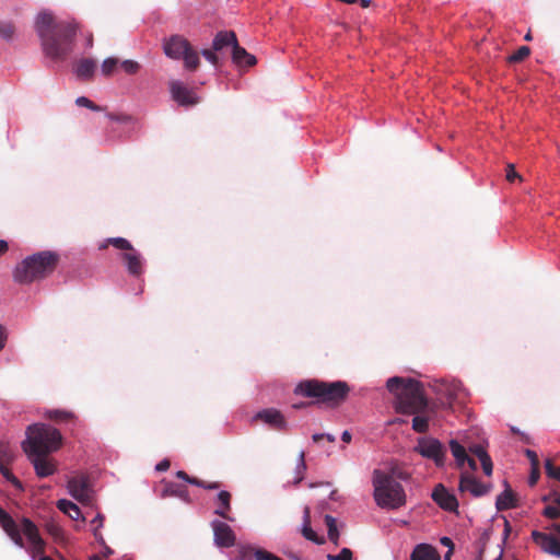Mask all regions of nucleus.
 Here are the masks:
<instances>
[{
	"label": "nucleus",
	"instance_id": "f257e3e1",
	"mask_svg": "<svg viewBox=\"0 0 560 560\" xmlns=\"http://www.w3.org/2000/svg\"><path fill=\"white\" fill-rule=\"evenodd\" d=\"M35 31L48 58L60 61L71 54L77 34V25L73 22L56 21L50 12L42 11L36 16Z\"/></svg>",
	"mask_w": 560,
	"mask_h": 560
},
{
	"label": "nucleus",
	"instance_id": "f03ea898",
	"mask_svg": "<svg viewBox=\"0 0 560 560\" xmlns=\"http://www.w3.org/2000/svg\"><path fill=\"white\" fill-rule=\"evenodd\" d=\"M386 388L394 395L398 412L424 413L428 410V400L419 381L394 376L387 380Z\"/></svg>",
	"mask_w": 560,
	"mask_h": 560
},
{
	"label": "nucleus",
	"instance_id": "7ed1b4c3",
	"mask_svg": "<svg viewBox=\"0 0 560 560\" xmlns=\"http://www.w3.org/2000/svg\"><path fill=\"white\" fill-rule=\"evenodd\" d=\"M294 392L305 397L315 398L317 404L336 408L346 401L350 387L343 381L324 382L313 378L300 382Z\"/></svg>",
	"mask_w": 560,
	"mask_h": 560
},
{
	"label": "nucleus",
	"instance_id": "20e7f679",
	"mask_svg": "<svg viewBox=\"0 0 560 560\" xmlns=\"http://www.w3.org/2000/svg\"><path fill=\"white\" fill-rule=\"evenodd\" d=\"M59 256L49 250L38 252L24 258L13 270V280L20 284H30L51 275Z\"/></svg>",
	"mask_w": 560,
	"mask_h": 560
},
{
	"label": "nucleus",
	"instance_id": "39448f33",
	"mask_svg": "<svg viewBox=\"0 0 560 560\" xmlns=\"http://www.w3.org/2000/svg\"><path fill=\"white\" fill-rule=\"evenodd\" d=\"M372 485L374 488L373 497L380 508L397 510L406 504L405 490L394 475L375 469Z\"/></svg>",
	"mask_w": 560,
	"mask_h": 560
},
{
	"label": "nucleus",
	"instance_id": "423d86ee",
	"mask_svg": "<svg viewBox=\"0 0 560 560\" xmlns=\"http://www.w3.org/2000/svg\"><path fill=\"white\" fill-rule=\"evenodd\" d=\"M26 433L23 450L27 455H48L57 451L62 443L60 431L45 423L30 425Z\"/></svg>",
	"mask_w": 560,
	"mask_h": 560
},
{
	"label": "nucleus",
	"instance_id": "0eeeda50",
	"mask_svg": "<svg viewBox=\"0 0 560 560\" xmlns=\"http://www.w3.org/2000/svg\"><path fill=\"white\" fill-rule=\"evenodd\" d=\"M165 55L174 60H183L189 71H195L200 65L199 54L182 35H172L163 45Z\"/></svg>",
	"mask_w": 560,
	"mask_h": 560
},
{
	"label": "nucleus",
	"instance_id": "6e6552de",
	"mask_svg": "<svg viewBox=\"0 0 560 560\" xmlns=\"http://www.w3.org/2000/svg\"><path fill=\"white\" fill-rule=\"evenodd\" d=\"M108 243L117 249L124 250L121 255L128 272L132 276L139 277L143 272V264L141 255L135 249L132 244L124 237H110Z\"/></svg>",
	"mask_w": 560,
	"mask_h": 560
},
{
	"label": "nucleus",
	"instance_id": "1a4fd4ad",
	"mask_svg": "<svg viewBox=\"0 0 560 560\" xmlns=\"http://www.w3.org/2000/svg\"><path fill=\"white\" fill-rule=\"evenodd\" d=\"M415 451L421 456L432 459L438 467L444 465L445 448L442 443L434 438L419 439Z\"/></svg>",
	"mask_w": 560,
	"mask_h": 560
},
{
	"label": "nucleus",
	"instance_id": "9d476101",
	"mask_svg": "<svg viewBox=\"0 0 560 560\" xmlns=\"http://www.w3.org/2000/svg\"><path fill=\"white\" fill-rule=\"evenodd\" d=\"M21 532L30 541L27 551L35 559L37 556L43 557L45 553L46 542L42 538L38 527L27 517L21 520Z\"/></svg>",
	"mask_w": 560,
	"mask_h": 560
},
{
	"label": "nucleus",
	"instance_id": "9b49d317",
	"mask_svg": "<svg viewBox=\"0 0 560 560\" xmlns=\"http://www.w3.org/2000/svg\"><path fill=\"white\" fill-rule=\"evenodd\" d=\"M69 493L83 504H91L93 499V490L90 478L86 475H78L68 480Z\"/></svg>",
	"mask_w": 560,
	"mask_h": 560
},
{
	"label": "nucleus",
	"instance_id": "f8f14e48",
	"mask_svg": "<svg viewBox=\"0 0 560 560\" xmlns=\"http://www.w3.org/2000/svg\"><path fill=\"white\" fill-rule=\"evenodd\" d=\"M170 92L173 100L180 106H195L200 101L196 93L180 81H171Z\"/></svg>",
	"mask_w": 560,
	"mask_h": 560
},
{
	"label": "nucleus",
	"instance_id": "ddd939ff",
	"mask_svg": "<svg viewBox=\"0 0 560 560\" xmlns=\"http://www.w3.org/2000/svg\"><path fill=\"white\" fill-rule=\"evenodd\" d=\"M440 393L446 397L450 406L455 402H465L468 396V393L462 382L456 380L443 382L440 386Z\"/></svg>",
	"mask_w": 560,
	"mask_h": 560
},
{
	"label": "nucleus",
	"instance_id": "4468645a",
	"mask_svg": "<svg viewBox=\"0 0 560 560\" xmlns=\"http://www.w3.org/2000/svg\"><path fill=\"white\" fill-rule=\"evenodd\" d=\"M0 526L11 540L20 548H25L24 540L21 535V528L12 516L0 506Z\"/></svg>",
	"mask_w": 560,
	"mask_h": 560
},
{
	"label": "nucleus",
	"instance_id": "2eb2a0df",
	"mask_svg": "<svg viewBox=\"0 0 560 560\" xmlns=\"http://www.w3.org/2000/svg\"><path fill=\"white\" fill-rule=\"evenodd\" d=\"M432 499L441 509L445 511L453 512L458 508V501L456 497L450 493L442 483L435 486L432 492Z\"/></svg>",
	"mask_w": 560,
	"mask_h": 560
},
{
	"label": "nucleus",
	"instance_id": "dca6fc26",
	"mask_svg": "<svg viewBox=\"0 0 560 560\" xmlns=\"http://www.w3.org/2000/svg\"><path fill=\"white\" fill-rule=\"evenodd\" d=\"M214 541L219 547H232L235 544V535L232 528L221 521H214L212 523Z\"/></svg>",
	"mask_w": 560,
	"mask_h": 560
},
{
	"label": "nucleus",
	"instance_id": "f3484780",
	"mask_svg": "<svg viewBox=\"0 0 560 560\" xmlns=\"http://www.w3.org/2000/svg\"><path fill=\"white\" fill-rule=\"evenodd\" d=\"M459 490L470 492L474 497H481L489 492L490 486L477 480L472 475L464 472L460 475Z\"/></svg>",
	"mask_w": 560,
	"mask_h": 560
},
{
	"label": "nucleus",
	"instance_id": "a211bd4d",
	"mask_svg": "<svg viewBox=\"0 0 560 560\" xmlns=\"http://www.w3.org/2000/svg\"><path fill=\"white\" fill-rule=\"evenodd\" d=\"M532 537L544 551L560 558V541L555 536L534 530Z\"/></svg>",
	"mask_w": 560,
	"mask_h": 560
},
{
	"label": "nucleus",
	"instance_id": "6ab92c4d",
	"mask_svg": "<svg viewBox=\"0 0 560 560\" xmlns=\"http://www.w3.org/2000/svg\"><path fill=\"white\" fill-rule=\"evenodd\" d=\"M255 419L260 420L275 430H285L287 421L283 415L273 408L264 409L256 413Z\"/></svg>",
	"mask_w": 560,
	"mask_h": 560
},
{
	"label": "nucleus",
	"instance_id": "aec40b11",
	"mask_svg": "<svg viewBox=\"0 0 560 560\" xmlns=\"http://www.w3.org/2000/svg\"><path fill=\"white\" fill-rule=\"evenodd\" d=\"M39 478L51 476L56 472L55 463L47 455H28Z\"/></svg>",
	"mask_w": 560,
	"mask_h": 560
},
{
	"label": "nucleus",
	"instance_id": "412c9836",
	"mask_svg": "<svg viewBox=\"0 0 560 560\" xmlns=\"http://www.w3.org/2000/svg\"><path fill=\"white\" fill-rule=\"evenodd\" d=\"M505 489L501 492L495 501V508L498 511H506L517 506V497L505 481Z\"/></svg>",
	"mask_w": 560,
	"mask_h": 560
},
{
	"label": "nucleus",
	"instance_id": "4be33fe9",
	"mask_svg": "<svg viewBox=\"0 0 560 560\" xmlns=\"http://www.w3.org/2000/svg\"><path fill=\"white\" fill-rule=\"evenodd\" d=\"M231 499L232 495L229 491L222 490L217 495V509L214 510V513L219 516H221L224 520L233 521V518L230 516L231 511Z\"/></svg>",
	"mask_w": 560,
	"mask_h": 560
},
{
	"label": "nucleus",
	"instance_id": "5701e85b",
	"mask_svg": "<svg viewBox=\"0 0 560 560\" xmlns=\"http://www.w3.org/2000/svg\"><path fill=\"white\" fill-rule=\"evenodd\" d=\"M410 560H440V555L433 546L420 544L413 549Z\"/></svg>",
	"mask_w": 560,
	"mask_h": 560
},
{
	"label": "nucleus",
	"instance_id": "b1692460",
	"mask_svg": "<svg viewBox=\"0 0 560 560\" xmlns=\"http://www.w3.org/2000/svg\"><path fill=\"white\" fill-rule=\"evenodd\" d=\"M232 59L237 66L252 67L256 65V57L246 51L245 48L241 47L238 43L232 47Z\"/></svg>",
	"mask_w": 560,
	"mask_h": 560
},
{
	"label": "nucleus",
	"instance_id": "393cba45",
	"mask_svg": "<svg viewBox=\"0 0 560 560\" xmlns=\"http://www.w3.org/2000/svg\"><path fill=\"white\" fill-rule=\"evenodd\" d=\"M302 535L313 542H316L318 545L324 544V538L319 537L311 527V510L308 506L304 508L303 511V528H302Z\"/></svg>",
	"mask_w": 560,
	"mask_h": 560
},
{
	"label": "nucleus",
	"instance_id": "a878e982",
	"mask_svg": "<svg viewBox=\"0 0 560 560\" xmlns=\"http://www.w3.org/2000/svg\"><path fill=\"white\" fill-rule=\"evenodd\" d=\"M176 477L179 478V479L185 480L186 482H188L190 485H194V486L207 489V490H215V489H219L221 487V483L219 481L208 482V481L198 479L196 477H190L184 470H178L176 472Z\"/></svg>",
	"mask_w": 560,
	"mask_h": 560
},
{
	"label": "nucleus",
	"instance_id": "bb28decb",
	"mask_svg": "<svg viewBox=\"0 0 560 560\" xmlns=\"http://www.w3.org/2000/svg\"><path fill=\"white\" fill-rule=\"evenodd\" d=\"M237 43V38L234 32L225 31L219 32L213 39L212 47L214 50H221L226 46H234Z\"/></svg>",
	"mask_w": 560,
	"mask_h": 560
},
{
	"label": "nucleus",
	"instance_id": "cd10ccee",
	"mask_svg": "<svg viewBox=\"0 0 560 560\" xmlns=\"http://www.w3.org/2000/svg\"><path fill=\"white\" fill-rule=\"evenodd\" d=\"M96 63L92 59H82L78 62L75 73L80 79L90 80L92 79Z\"/></svg>",
	"mask_w": 560,
	"mask_h": 560
},
{
	"label": "nucleus",
	"instance_id": "c85d7f7f",
	"mask_svg": "<svg viewBox=\"0 0 560 560\" xmlns=\"http://www.w3.org/2000/svg\"><path fill=\"white\" fill-rule=\"evenodd\" d=\"M57 508L65 514H67L70 518L78 521L79 518H82L84 521V517H82L81 511L79 506L66 499H61L57 502Z\"/></svg>",
	"mask_w": 560,
	"mask_h": 560
},
{
	"label": "nucleus",
	"instance_id": "c756f323",
	"mask_svg": "<svg viewBox=\"0 0 560 560\" xmlns=\"http://www.w3.org/2000/svg\"><path fill=\"white\" fill-rule=\"evenodd\" d=\"M162 497H177L186 502L190 501L188 490L185 487L174 482H167L165 485Z\"/></svg>",
	"mask_w": 560,
	"mask_h": 560
},
{
	"label": "nucleus",
	"instance_id": "7c9ffc66",
	"mask_svg": "<svg viewBox=\"0 0 560 560\" xmlns=\"http://www.w3.org/2000/svg\"><path fill=\"white\" fill-rule=\"evenodd\" d=\"M46 418L58 423L72 422L77 419L72 412L59 409L48 410L46 412Z\"/></svg>",
	"mask_w": 560,
	"mask_h": 560
},
{
	"label": "nucleus",
	"instance_id": "2f4dec72",
	"mask_svg": "<svg viewBox=\"0 0 560 560\" xmlns=\"http://www.w3.org/2000/svg\"><path fill=\"white\" fill-rule=\"evenodd\" d=\"M450 448L457 462V465L462 467L467 458L466 448L463 445H460L456 440L450 441Z\"/></svg>",
	"mask_w": 560,
	"mask_h": 560
},
{
	"label": "nucleus",
	"instance_id": "473e14b6",
	"mask_svg": "<svg viewBox=\"0 0 560 560\" xmlns=\"http://www.w3.org/2000/svg\"><path fill=\"white\" fill-rule=\"evenodd\" d=\"M325 524L327 526V532H328V538L329 540L335 544V545H338L339 544V532H338V528H337V521L335 517H332L331 515H325Z\"/></svg>",
	"mask_w": 560,
	"mask_h": 560
},
{
	"label": "nucleus",
	"instance_id": "72a5a7b5",
	"mask_svg": "<svg viewBox=\"0 0 560 560\" xmlns=\"http://www.w3.org/2000/svg\"><path fill=\"white\" fill-rule=\"evenodd\" d=\"M412 429L418 433H425L429 430V418L423 413H413Z\"/></svg>",
	"mask_w": 560,
	"mask_h": 560
},
{
	"label": "nucleus",
	"instance_id": "f704fd0d",
	"mask_svg": "<svg viewBox=\"0 0 560 560\" xmlns=\"http://www.w3.org/2000/svg\"><path fill=\"white\" fill-rule=\"evenodd\" d=\"M15 25L11 21H0V37L4 40L13 39Z\"/></svg>",
	"mask_w": 560,
	"mask_h": 560
},
{
	"label": "nucleus",
	"instance_id": "c9c22d12",
	"mask_svg": "<svg viewBox=\"0 0 560 560\" xmlns=\"http://www.w3.org/2000/svg\"><path fill=\"white\" fill-rule=\"evenodd\" d=\"M530 55V49L528 46H521L515 52L509 56L508 61L510 63H516L523 61Z\"/></svg>",
	"mask_w": 560,
	"mask_h": 560
},
{
	"label": "nucleus",
	"instance_id": "e433bc0d",
	"mask_svg": "<svg viewBox=\"0 0 560 560\" xmlns=\"http://www.w3.org/2000/svg\"><path fill=\"white\" fill-rule=\"evenodd\" d=\"M117 66H118V59L114 58V57H109L103 61L101 71H102L103 75L109 77L114 73Z\"/></svg>",
	"mask_w": 560,
	"mask_h": 560
},
{
	"label": "nucleus",
	"instance_id": "4c0bfd02",
	"mask_svg": "<svg viewBox=\"0 0 560 560\" xmlns=\"http://www.w3.org/2000/svg\"><path fill=\"white\" fill-rule=\"evenodd\" d=\"M13 458L11 447L8 444L0 443V465H9Z\"/></svg>",
	"mask_w": 560,
	"mask_h": 560
},
{
	"label": "nucleus",
	"instance_id": "58836bf2",
	"mask_svg": "<svg viewBox=\"0 0 560 560\" xmlns=\"http://www.w3.org/2000/svg\"><path fill=\"white\" fill-rule=\"evenodd\" d=\"M545 469L549 478L560 480V467L556 466L551 459L546 460Z\"/></svg>",
	"mask_w": 560,
	"mask_h": 560
},
{
	"label": "nucleus",
	"instance_id": "ea45409f",
	"mask_svg": "<svg viewBox=\"0 0 560 560\" xmlns=\"http://www.w3.org/2000/svg\"><path fill=\"white\" fill-rule=\"evenodd\" d=\"M75 104L78 106H81V107H86L91 110H94V112H101L103 110L104 108L96 105L94 102H92L90 98L85 97V96H79L77 100H75Z\"/></svg>",
	"mask_w": 560,
	"mask_h": 560
},
{
	"label": "nucleus",
	"instance_id": "a19ab883",
	"mask_svg": "<svg viewBox=\"0 0 560 560\" xmlns=\"http://www.w3.org/2000/svg\"><path fill=\"white\" fill-rule=\"evenodd\" d=\"M75 104L78 106H81V107H86L91 110H94V112H101L103 110L104 108L96 105L94 102H92L90 98L85 97V96H79L77 100H75Z\"/></svg>",
	"mask_w": 560,
	"mask_h": 560
},
{
	"label": "nucleus",
	"instance_id": "79ce46f5",
	"mask_svg": "<svg viewBox=\"0 0 560 560\" xmlns=\"http://www.w3.org/2000/svg\"><path fill=\"white\" fill-rule=\"evenodd\" d=\"M0 472L2 474V476L8 480L10 481L11 483H13L14 486L16 487H21V482L19 481V479L11 472V470L8 468V465H0Z\"/></svg>",
	"mask_w": 560,
	"mask_h": 560
},
{
	"label": "nucleus",
	"instance_id": "37998d69",
	"mask_svg": "<svg viewBox=\"0 0 560 560\" xmlns=\"http://www.w3.org/2000/svg\"><path fill=\"white\" fill-rule=\"evenodd\" d=\"M120 66L122 70L128 74H135L140 69V65L133 60H125Z\"/></svg>",
	"mask_w": 560,
	"mask_h": 560
},
{
	"label": "nucleus",
	"instance_id": "c03bdc74",
	"mask_svg": "<svg viewBox=\"0 0 560 560\" xmlns=\"http://www.w3.org/2000/svg\"><path fill=\"white\" fill-rule=\"evenodd\" d=\"M352 551L349 548H342L338 555H328L327 560H352Z\"/></svg>",
	"mask_w": 560,
	"mask_h": 560
},
{
	"label": "nucleus",
	"instance_id": "a18cd8bd",
	"mask_svg": "<svg viewBox=\"0 0 560 560\" xmlns=\"http://www.w3.org/2000/svg\"><path fill=\"white\" fill-rule=\"evenodd\" d=\"M255 560H282V559L265 549H258L255 551Z\"/></svg>",
	"mask_w": 560,
	"mask_h": 560
},
{
	"label": "nucleus",
	"instance_id": "49530a36",
	"mask_svg": "<svg viewBox=\"0 0 560 560\" xmlns=\"http://www.w3.org/2000/svg\"><path fill=\"white\" fill-rule=\"evenodd\" d=\"M542 515L548 518L555 520L560 517V510L559 508H557V505H548L544 509Z\"/></svg>",
	"mask_w": 560,
	"mask_h": 560
},
{
	"label": "nucleus",
	"instance_id": "de8ad7c7",
	"mask_svg": "<svg viewBox=\"0 0 560 560\" xmlns=\"http://www.w3.org/2000/svg\"><path fill=\"white\" fill-rule=\"evenodd\" d=\"M480 463H481L482 470H483L485 475L491 476L492 469H493V464H492V460H491V457L489 456V454L483 455V458L480 459Z\"/></svg>",
	"mask_w": 560,
	"mask_h": 560
},
{
	"label": "nucleus",
	"instance_id": "09e8293b",
	"mask_svg": "<svg viewBox=\"0 0 560 560\" xmlns=\"http://www.w3.org/2000/svg\"><path fill=\"white\" fill-rule=\"evenodd\" d=\"M107 117L110 120L118 121V122H121V124H128L132 119L131 116H129L127 114H113V113H109V114H107Z\"/></svg>",
	"mask_w": 560,
	"mask_h": 560
},
{
	"label": "nucleus",
	"instance_id": "8fccbe9b",
	"mask_svg": "<svg viewBox=\"0 0 560 560\" xmlns=\"http://www.w3.org/2000/svg\"><path fill=\"white\" fill-rule=\"evenodd\" d=\"M540 477V468L539 466L530 467V474L528 477V485L530 487L535 486Z\"/></svg>",
	"mask_w": 560,
	"mask_h": 560
},
{
	"label": "nucleus",
	"instance_id": "3c124183",
	"mask_svg": "<svg viewBox=\"0 0 560 560\" xmlns=\"http://www.w3.org/2000/svg\"><path fill=\"white\" fill-rule=\"evenodd\" d=\"M47 532L55 539H60L62 537V535H63L61 527L58 526L57 524H54V523L47 525Z\"/></svg>",
	"mask_w": 560,
	"mask_h": 560
},
{
	"label": "nucleus",
	"instance_id": "603ef678",
	"mask_svg": "<svg viewBox=\"0 0 560 560\" xmlns=\"http://www.w3.org/2000/svg\"><path fill=\"white\" fill-rule=\"evenodd\" d=\"M505 177L510 183L514 182L516 178L521 179V176L516 173L513 164H508Z\"/></svg>",
	"mask_w": 560,
	"mask_h": 560
},
{
	"label": "nucleus",
	"instance_id": "864d4df0",
	"mask_svg": "<svg viewBox=\"0 0 560 560\" xmlns=\"http://www.w3.org/2000/svg\"><path fill=\"white\" fill-rule=\"evenodd\" d=\"M469 451H470L474 455H476V456L479 458V460H480L481 458H483V455H488V453H487V451L485 450V447H483L482 445H480V444L471 445V446L469 447Z\"/></svg>",
	"mask_w": 560,
	"mask_h": 560
},
{
	"label": "nucleus",
	"instance_id": "5fc2aeb1",
	"mask_svg": "<svg viewBox=\"0 0 560 560\" xmlns=\"http://www.w3.org/2000/svg\"><path fill=\"white\" fill-rule=\"evenodd\" d=\"M525 455L530 462V467L539 466V458L535 451L527 448L525 450Z\"/></svg>",
	"mask_w": 560,
	"mask_h": 560
},
{
	"label": "nucleus",
	"instance_id": "6e6d98bb",
	"mask_svg": "<svg viewBox=\"0 0 560 560\" xmlns=\"http://www.w3.org/2000/svg\"><path fill=\"white\" fill-rule=\"evenodd\" d=\"M103 522H104V516L101 515V514H97L93 520H92V524L95 525V528H94V536L97 538L98 537V528L103 526Z\"/></svg>",
	"mask_w": 560,
	"mask_h": 560
},
{
	"label": "nucleus",
	"instance_id": "4d7b16f0",
	"mask_svg": "<svg viewBox=\"0 0 560 560\" xmlns=\"http://www.w3.org/2000/svg\"><path fill=\"white\" fill-rule=\"evenodd\" d=\"M202 56L208 60L210 61L212 65H217L218 63V57L217 55L210 50V49H203L201 51Z\"/></svg>",
	"mask_w": 560,
	"mask_h": 560
},
{
	"label": "nucleus",
	"instance_id": "13d9d810",
	"mask_svg": "<svg viewBox=\"0 0 560 560\" xmlns=\"http://www.w3.org/2000/svg\"><path fill=\"white\" fill-rule=\"evenodd\" d=\"M7 342V331L5 328L0 325V351L4 348Z\"/></svg>",
	"mask_w": 560,
	"mask_h": 560
},
{
	"label": "nucleus",
	"instance_id": "bf43d9fd",
	"mask_svg": "<svg viewBox=\"0 0 560 560\" xmlns=\"http://www.w3.org/2000/svg\"><path fill=\"white\" fill-rule=\"evenodd\" d=\"M170 465H171V464H170V460H168V459H163V460H161V462L156 465L155 469H156L158 471H165V470H167V469L170 468Z\"/></svg>",
	"mask_w": 560,
	"mask_h": 560
},
{
	"label": "nucleus",
	"instance_id": "052dcab7",
	"mask_svg": "<svg viewBox=\"0 0 560 560\" xmlns=\"http://www.w3.org/2000/svg\"><path fill=\"white\" fill-rule=\"evenodd\" d=\"M440 541H441V544H442L443 546L448 547V550H452V551L454 550V544H453V541H452V539H451V538H448V537H442Z\"/></svg>",
	"mask_w": 560,
	"mask_h": 560
},
{
	"label": "nucleus",
	"instance_id": "680f3d73",
	"mask_svg": "<svg viewBox=\"0 0 560 560\" xmlns=\"http://www.w3.org/2000/svg\"><path fill=\"white\" fill-rule=\"evenodd\" d=\"M9 249V244L8 242L3 241V240H0V257L2 255H4Z\"/></svg>",
	"mask_w": 560,
	"mask_h": 560
},
{
	"label": "nucleus",
	"instance_id": "e2e57ef3",
	"mask_svg": "<svg viewBox=\"0 0 560 560\" xmlns=\"http://www.w3.org/2000/svg\"><path fill=\"white\" fill-rule=\"evenodd\" d=\"M465 463H467V464H468V466H469V468H470L471 470H476V469H477V463H476V460H475L474 458L469 457L468 455H467V458H466Z\"/></svg>",
	"mask_w": 560,
	"mask_h": 560
},
{
	"label": "nucleus",
	"instance_id": "0e129e2a",
	"mask_svg": "<svg viewBox=\"0 0 560 560\" xmlns=\"http://www.w3.org/2000/svg\"><path fill=\"white\" fill-rule=\"evenodd\" d=\"M299 468L303 469V470L306 469L305 459H304V452L300 453V456H299Z\"/></svg>",
	"mask_w": 560,
	"mask_h": 560
},
{
	"label": "nucleus",
	"instance_id": "69168bd1",
	"mask_svg": "<svg viewBox=\"0 0 560 560\" xmlns=\"http://www.w3.org/2000/svg\"><path fill=\"white\" fill-rule=\"evenodd\" d=\"M351 439H352V435L349 431H343L342 434H341V440L345 442V443H350L351 442Z\"/></svg>",
	"mask_w": 560,
	"mask_h": 560
},
{
	"label": "nucleus",
	"instance_id": "338daca9",
	"mask_svg": "<svg viewBox=\"0 0 560 560\" xmlns=\"http://www.w3.org/2000/svg\"><path fill=\"white\" fill-rule=\"evenodd\" d=\"M324 438H325V434H324V433H315V434H313L312 440H313L315 443H318V442H320L322 440H324Z\"/></svg>",
	"mask_w": 560,
	"mask_h": 560
},
{
	"label": "nucleus",
	"instance_id": "774afa93",
	"mask_svg": "<svg viewBox=\"0 0 560 560\" xmlns=\"http://www.w3.org/2000/svg\"><path fill=\"white\" fill-rule=\"evenodd\" d=\"M328 442L334 443L336 441L335 436L331 434H325V438Z\"/></svg>",
	"mask_w": 560,
	"mask_h": 560
}]
</instances>
